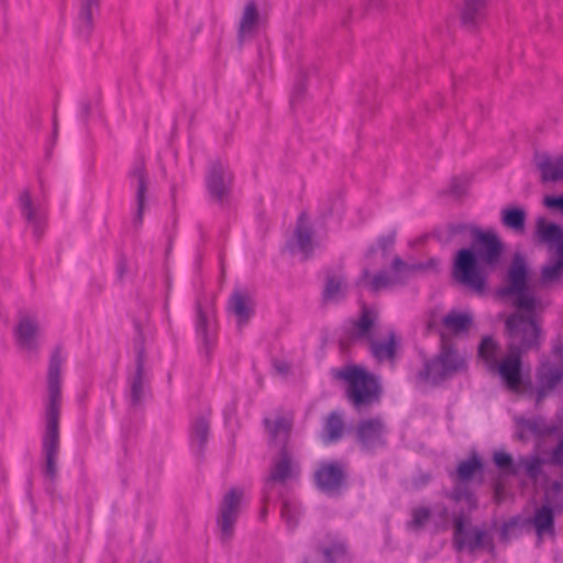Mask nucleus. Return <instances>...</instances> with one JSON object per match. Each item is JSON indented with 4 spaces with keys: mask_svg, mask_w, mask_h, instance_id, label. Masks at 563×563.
I'll list each match as a JSON object with an SVG mask.
<instances>
[{
    "mask_svg": "<svg viewBox=\"0 0 563 563\" xmlns=\"http://www.w3.org/2000/svg\"><path fill=\"white\" fill-rule=\"evenodd\" d=\"M529 271L525 257L516 254L507 273V286L499 291L501 296H511L519 311L508 318L506 325L509 335L508 354L497 361L498 346L486 336L478 347L479 357L487 367L496 372L501 382L511 391L521 387V353L538 344L540 329L534 319L537 300L529 290Z\"/></svg>",
    "mask_w": 563,
    "mask_h": 563,
    "instance_id": "obj_1",
    "label": "nucleus"
},
{
    "mask_svg": "<svg viewBox=\"0 0 563 563\" xmlns=\"http://www.w3.org/2000/svg\"><path fill=\"white\" fill-rule=\"evenodd\" d=\"M501 253L503 244L494 231L474 229L471 246L461 249L455 255L452 275L457 283L482 294Z\"/></svg>",
    "mask_w": 563,
    "mask_h": 563,
    "instance_id": "obj_2",
    "label": "nucleus"
},
{
    "mask_svg": "<svg viewBox=\"0 0 563 563\" xmlns=\"http://www.w3.org/2000/svg\"><path fill=\"white\" fill-rule=\"evenodd\" d=\"M66 355L56 349L49 360L47 373L48 401L45 408V432L42 439L45 456V475L54 479L57 474V456L59 451L58 419L60 408V369Z\"/></svg>",
    "mask_w": 563,
    "mask_h": 563,
    "instance_id": "obj_3",
    "label": "nucleus"
},
{
    "mask_svg": "<svg viewBox=\"0 0 563 563\" xmlns=\"http://www.w3.org/2000/svg\"><path fill=\"white\" fill-rule=\"evenodd\" d=\"M335 377L343 379L347 384V397L355 407L368 405L378 399V382L376 377L368 374L363 367L347 366L336 372Z\"/></svg>",
    "mask_w": 563,
    "mask_h": 563,
    "instance_id": "obj_4",
    "label": "nucleus"
},
{
    "mask_svg": "<svg viewBox=\"0 0 563 563\" xmlns=\"http://www.w3.org/2000/svg\"><path fill=\"white\" fill-rule=\"evenodd\" d=\"M377 314L371 308H364L358 321L353 328V335L357 339L371 341V353L377 362L393 361L399 340L394 332H389L384 341H374L372 330L375 327Z\"/></svg>",
    "mask_w": 563,
    "mask_h": 563,
    "instance_id": "obj_5",
    "label": "nucleus"
},
{
    "mask_svg": "<svg viewBox=\"0 0 563 563\" xmlns=\"http://www.w3.org/2000/svg\"><path fill=\"white\" fill-rule=\"evenodd\" d=\"M560 497L563 495V484L555 482L547 490L543 504L536 508L528 522L533 527L539 541L544 537L554 536V515L560 508L559 503H553L551 496Z\"/></svg>",
    "mask_w": 563,
    "mask_h": 563,
    "instance_id": "obj_6",
    "label": "nucleus"
},
{
    "mask_svg": "<svg viewBox=\"0 0 563 563\" xmlns=\"http://www.w3.org/2000/svg\"><path fill=\"white\" fill-rule=\"evenodd\" d=\"M419 266L407 265L399 258H395L389 272H382L374 277H369L367 269H364L360 285L371 291H379L383 289L391 288L407 278L411 272L418 269Z\"/></svg>",
    "mask_w": 563,
    "mask_h": 563,
    "instance_id": "obj_7",
    "label": "nucleus"
},
{
    "mask_svg": "<svg viewBox=\"0 0 563 563\" xmlns=\"http://www.w3.org/2000/svg\"><path fill=\"white\" fill-rule=\"evenodd\" d=\"M465 367V360L460 357L451 347L443 346L440 355L426 364L423 378L437 384L454 372Z\"/></svg>",
    "mask_w": 563,
    "mask_h": 563,
    "instance_id": "obj_8",
    "label": "nucleus"
},
{
    "mask_svg": "<svg viewBox=\"0 0 563 563\" xmlns=\"http://www.w3.org/2000/svg\"><path fill=\"white\" fill-rule=\"evenodd\" d=\"M41 329L38 317L32 311H21L18 314L13 329V338L18 347L25 352H33L38 346Z\"/></svg>",
    "mask_w": 563,
    "mask_h": 563,
    "instance_id": "obj_9",
    "label": "nucleus"
},
{
    "mask_svg": "<svg viewBox=\"0 0 563 563\" xmlns=\"http://www.w3.org/2000/svg\"><path fill=\"white\" fill-rule=\"evenodd\" d=\"M555 364L543 362L538 372L537 401H541L563 378V336L553 347Z\"/></svg>",
    "mask_w": 563,
    "mask_h": 563,
    "instance_id": "obj_10",
    "label": "nucleus"
},
{
    "mask_svg": "<svg viewBox=\"0 0 563 563\" xmlns=\"http://www.w3.org/2000/svg\"><path fill=\"white\" fill-rule=\"evenodd\" d=\"M243 496V492L239 488H232L223 496L218 516V527L220 538L224 542L233 536Z\"/></svg>",
    "mask_w": 563,
    "mask_h": 563,
    "instance_id": "obj_11",
    "label": "nucleus"
},
{
    "mask_svg": "<svg viewBox=\"0 0 563 563\" xmlns=\"http://www.w3.org/2000/svg\"><path fill=\"white\" fill-rule=\"evenodd\" d=\"M18 207L35 236H41L45 229L46 216L42 203L34 199L29 190L20 192Z\"/></svg>",
    "mask_w": 563,
    "mask_h": 563,
    "instance_id": "obj_12",
    "label": "nucleus"
},
{
    "mask_svg": "<svg viewBox=\"0 0 563 563\" xmlns=\"http://www.w3.org/2000/svg\"><path fill=\"white\" fill-rule=\"evenodd\" d=\"M344 472L338 463H323L316 472L319 488L328 494L334 493L342 484Z\"/></svg>",
    "mask_w": 563,
    "mask_h": 563,
    "instance_id": "obj_13",
    "label": "nucleus"
},
{
    "mask_svg": "<svg viewBox=\"0 0 563 563\" xmlns=\"http://www.w3.org/2000/svg\"><path fill=\"white\" fill-rule=\"evenodd\" d=\"M454 522V542L460 550L464 548L473 550L482 544L484 538L483 531L467 528V522L462 517H456Z\"/></svg>",
    "mask_w": 563,
    "mask_h": 563,
    "instance_id": "obj_14",
    "label": "nucleus"
},
{
    "mask_svg": "<svg viewBox=\"0 0 563 563\" xmlns=\"http://www.w3.org/2000/svg\"><path fill=\"white\" fill-rule=\"evenodd\" d=\"M298 474L297 465L291 461L285 450L280 452L277 461L274 462L266 486H271L275 482H284L294 478Z\"/></svg>",
    "mask_w": 563,
    "mask_h": 563,
    "instance_id": "obj_15",
    "label": "nucleus"
},
{
    "mask_svg": "<svg viewBox=\"0 0 563 563\" xmlns=\"http://www.w3.org/2000/svg\"><path fill=\"white\" fill-rule=\"evenodd\" d=\"M231 181L230 173L221 165H214L207 177V187L211 196L221 199Z\"/></svg>",
    "mask_w": 563,
    "mask_h": 563,
    "instance_id": "obj_16",
    "label": "nucleus"
},
{
    "mask_svg": "<svg viewBox=\"0 0 563 563\" xmlns=\"http://www.w3.org/2000/svg\"><path fill=\"white\" fill-rule=\"evenodd\" d=\"M229 310L232 312L239 324L245 323L253 312V301L243 290L236 289L230 297Z\"/></svg>",
    "mask_w": 563,
    "mask_h": 563,
    "instance_id": "obj_17",
    "label": "nucleus"
},
{
    "mask_svg": "<svg viewBox=\"0 0 563 563\" xmlns=\"http://www.w3.org/2000/svg\"><path fill=\"white\" fill-rule=\"evenodd\" d=\"M537 232L540 240L548 245L550 253L558 252L560 246L563 249V233L559 225L539 219Z\"/></svg>",
    "mask_w": 563,
    "mask_h": 563,
    "instance_id": "obj_18",
    "label": "nucleus"
},
{
    "mask_svg": "<svg viewBox=\"0 0 563 563\" xmlns=\"http://www.w3.org/2000/svg\"><path fill=\"white\" fill-rule=\"evenodd\" d=\"M312 245L313 242L308 219L306 216L301 214L298 218L292 249L303 255H308L312 251Z\"/></svg>",
    "mask_w": 563,
    "mask_h": 563,
    "instance_id": "obj_19",
    "label": "nucleus"
},
{
    "mask_svg": "<svg viewBox=\"0 0 563 563\" xmlns=\"http://www.w3.org/2000/svg\"><path fill=\"white\" fill-rule=\"evenodd\" d=\"M384 426L378 419L363 421L358 427V439L364 446L371 449L379 442Z\"/></svg>",
    "mask_w": 563,
    "mask_h": 563,
    "instance_id": "obj_20",
    "label": "nucleus"
},
{
    "mask_svg": "<svg viewBox=\"0 0 563 563\" xmlns=\"http://www.w3.org/2000/svg\"><path fill=\"white\" fill-rule=\"evenodd\" d=\"M132 179L135 181L136 185V214H135V221L137 223L142 222L143 212L145 208V201H146V178H145V172L144 167L142 165L136 166L132 173H131Z\"/></svg>",
    "mask_w": 563,
    "mask_h": 563,
    "instance_id": "obj_21",
    "label": "nucleus"
},
{
    "mask_svg": "<svg viewBox=\"0 0 563 563\" xmlns=\"http://www.w3.org/2000/svg\"><path fill=\"white\" fill-rule=\"evenodd\" d=\"M260 23L258 11L256 4L250 1L245 4L243 14L240 21V37L246 38L252 36L257 30Z\"/></svg>",
    "mask_w": 563,
    "mask_h": 563,
    "instance_id": "obj_22",
    "label": "nucleus"
},
{
    "mask_svg": "<svg viewBox=\"0 0 563 563\" xmlns=\"http://www.w3.org/2000/svg\"><path fill=\"white\" fill-rule=\"evenodd\" d=\"M538 166L544 180H563V155L556 157H544L539 161Z\"/></svg>",
    "mask_w": 563,
    "mask_h": 563,
    "instance_id": "obj_23",
    "label": "nucleus"
},
{
    "mask_svg": "<svg viewBox=\"0 0 563 563\" xmlns=\"http://www.w3.org/2000/svg\"><path fill=\"white\" fill-rule=\"evenodd\" d=\"M439 518L426 507H418L412 510V520L409 523V527L413 529H420L429 521H433L435 526H445L448 521L446 512L439 514Z\"/></svg>",
    "mask_w": 563,
    "mask_h": 563,
    "instance_id": "obj_24",
    "label": "nucleus"
},
{
    "mask_svg": "<svg viewBox=\"0 0 563 563\" xmlns=\"http://www.w3.org/2000/svg\"><path fill=\"white\" fill-rule=\"evenodd\" d=\"M563 271V249L560 246L558 252L550 254L549 263L542 268L541 278L543 283L556 280Z\"/></svg>",
    "mask_w": 563,
    "mask_h": 563,
    "instance_id": "obj_25",
    "label": "nucleus"
},
{
    "mask_svg": "<svg viewBox=\"0 0 563 563\" xmlns=\"http://www.w3.org/2000/svg\"><path fill=\"white\" fill-rule=\"evenodd\" d=\"M265 423L276 443H283L287 439L291 427L289 419L277 417L274 420L266 419Z\"/></svg>",
    "mask_w": 563,
    "mask_h": 563,
    "instance_id": "obj_26",
    "label": "nucleus"
},
{
    "mask_svg": "<svg viewBox=\"0 0 563 563\" xmlns=\"http://www.w3.org/2000/svg\"><path fill=\"white\" fill-rule=\"evenodd\" d=\"M489 0H464L461 16L464 23H474L482 18Z\"/></svg>",
    "mask_w": 563,
    "mask_h": 563,
    "instance_id": "obj_27",
    "label": "nucleus"
},
{
    "mask_svg": "<svg viewBox=\"0 0 563 563\" xmlns=\"http://www.w3.org/2000/svg\"><path fill=\"white\" fill-rule=\"evenodd\" d=\"M472 320L473 317L470 312L452 311L444 317L443 324L454 332H461L471 325Z\"/></svg>",
    "mask_w": 563,
    "mask_h": 563,
    "instance_id": "obj_28",
    "label": "nucleus"
},
{
    "mask_svg": "<svg viewBox=\"0 0 563 563\" xmlns=\"http://www.w3.org/2000/svg\"><path fill=\"white\" fill-rule=\"evenodd\" d=\"M526 214L522 209L508 208L501 211L503 223L515 231H522L525 227Z\"/></svg>",
    "mask_w": 563,
    "mask_h": 563,
    "instance_id": "obj_29",
    "label": "nucleus"
},
{
    "mask_svg": "<svg viewBox=\"0 0 563 563\" xmlns=\"http://www.w3.org/2000/svg\"><path fill=\"white\" fill-rule=\"evenodd\" d=\"M324 430H325V438H324L325 442H332V441L338 440L343 432L342 417L336 412L331 413L327 420Z\"/></svg>",
    "mask_w": 563,
    "mask_h": 563,
    "instance_id": "obj_30",
    "label": "nucleus"
},
{
    "mask_svg": "<svg viewBox=\"0 0 563 563\" xmlns=\"http://www.w3.org/2000/svg\"><path fill=\"white\" fill-rule=\"evenodd\" d=\"M482 470V463L478 456L473 455L467 461L460 463L456 475L461 482L468 481L474 474Z\"/></svg>",
    "mask_w": 563,
    "mask_h": 563,
    "instance_id": "obj_31",
    "label": "nucleus"
},
{
    "mask_svg": "<svg viewBox=\"0 0 563 563\" xmlns=\"http://www.w3.org/2000/svg\"><path fill=\"white\" fill-rule=\"evenodd\" d=\"M80 27L88 30L92 23V13L99 5V0H79Z\"/></svg>",
    "mask_w": 563,
    "mask_h": 563,
    "instance_id": "obj_32",
    "label": "nucleus"
},
{
    "mask_svg": "<svg viewBox=\"0 0 563 563\" xmlns=\"http://www.w3.org/2000/svg\"><path fill=\"white\" fill-rule=\"evenodd\" d=\"M346 285L341 278H331L328 280L324 289V299L336 301L345 295Z\"/></svg>",
    "mask_w": 563,
    "mask_h": 563,
    "instance_id": "obj_33",
    "label": "nucleus"
},
{
    "mask_svg": "<svg viewBox=\"0 0 563 563\" xmlns=\"http://www.w3.org/2000/svg\"><path fill=\"white\" fill-rule=\"evenodd\" d=\"M300 516L299 506L295 500H285L282 508V517L289 528L297 525Z\"/></svg>",
    "mask_w": 563,
    "mask_h": 563,
    "instance_id": "obj_34",
    "label": "nucleus"
},
{
    "mask_svg": "<svg viewBox=\"0 0 563 563\" xmlns=\"http://www.w3.org/2000/svg\"><path fill=\"white\" fill-rule=\"evenodd\" d=\"M208 429L209 423L205 417H201L195 421L190 431L191 442L200 446L207 439Z\"/></svg>",
    "mask_w": 563,
    "mask_h": 563,
    "instance_id": "obj_35",
    "label": "nucleus"
},
{
    "mask_svg": "<svg viewBox=\"0 0 563 563\" xmlns=\"http://www.w3.org/2000/svg\"><path fill=\"white\" fill-rule=\"evenodd\" d=\"M131 387V399L134 404L139 402L143 395V377H142V364L139 363L135 374L130 382Z\"/></svg>",
    "mask_w": 563,
    "mask_h": 563,
    "instance_id": "obj_36",
    "label": "nucleus"
},
{
    "mask_svg": "<svg viewBox=\"0 0 563 563\" xmlns=\"http://www.w3.org/2000/svg\"><path fill=\"white\" fill-rule=\"evenodd\" d=\"M494 462L496 466L503 471H507L508 473L515 474L517 472L516 467L512 464V459L510 454L504 451H497L494 453Z\"/></svg>",
    "mask_w": 563,
    "mask_h": 563,
    "instance_id": "obj_37",
    "label": "nucleus"
},
{
    "mask_svg": "<svg viewBox=\"0 0 563 563\" xmlns=\"http://www.w3.org/2000/svg\"><path fill=\"white\" fill-rule=\"evenodd\" d=\"M211 323V318L208 314H203L201 311L198 312L197 320V332L198 335L203 339L206 343H209L211 336L209 335V327Z\"/></svg>",
    "mask_w": 563,
    "mask_h": 563,
    "instance_id": "obj_38",
    "label": "nucleus"
},
{
    "mask_svg": "<svg viewBox=\"0 0 563 563\" xmlns=\"http://www.w3.org/2000/svg\"><path fill=\"white\" fill-rule=\"evenodd\" d=\"M516 423L518 427V435L523 439L528 432L538 433L540 432V428L538 422L534 420H526L525 418L516 419Z\"/></svg>",
    "mask_w": 563,
    "mask_h": 563,
    "instance_id": "obj_39",
    "label": "nucleus"
},
{
    "mask_svg": "<svg viewBox=\"0 0 563 563\" xmlns=\"http://www.w3.org/2000/svg\"><path fill=\"white\" fill-rule=\"evenodd\" d=\"M521 466L525 468L526 473L529 476L536 477L540 471L541 461L538 457L525 459V460H521L520 463L518 464V467H521Z\"/></svg>",
    "mask_w": 563,
    "mask_h": 563,
    "instance_id": "obj_40",
    "label": "nucleus"
},
{
    "mask_svg": "<svg viewBox=\"0 0 563 563\" xmlns=\"http://www.w3.org/2000/svg\"><path fill=\"white\" fill-rule=\"evenodd\" d=\"M543 203L549 209H555L563 212V196H545L543 199Z\"/></svg>",
    "mask_w": 563,
    "mask_h": 563,
    "instance_id": "obj_41",
    "label": "nucleus"
},
{
    "mask_svg": "<svg viewBox=\"0 0 563 563\" xmlns=\"http://www.w3.org/2000/svg\"><path fill=\"white\" fill-rule=\"evenodd\" d=\"M454 499L456 503H464L468 508H473L475 506L474 497L468 493L455 494Z\"/></svg>",
    "mask_w": 563,
    "mask_h": 563,
    "instance_id": "obj_42",
    "label": "nucleus"
},
{
    "mask_svg": "<svg viewBox=\"0 0 563 563\" xmlns=\"http://www.w3.org/2000/svg\"><path fill=\"white\" fill-rule=\"evenodd\" d=\"M335 554H344V547L342 544L335 545L332 550L325 552L327 559L332 563H335Z\"/></svg>",
    "mask_w": 563,
    "mask_h": 563,
    "instance_id": "obj_43",
    "label": "nucleus"
},
{
    "mask_svg": "<svg viewBox=\"0 0 563 563\" xmlns=\"http://www.w3.org/2000/svg\"><path fill=\"white\" fill-rule=\"evenodd\" d=\"M553 460L555 463L563 465V440L559 443L558 448L553 453Z\"/></svg>",
    "mask_w": 563,
    "mask_h": 563,
    "instance_id": "obj_44",
    "label": "nucleus"
},
{
    "mask_svg": "<svg viewBox=\"0 0 563 563\" xmlns=\"http://www.w3.org/2000/svg\"><path fill=\"white\" fill-rule=\"evenodd\" d=\"M383 2L384 0H368L369 5H372L373 8H378L379 5H382Z\"/></svg>",
    "mask_w": 563,
    "mask_h": 563,
    "instance_id": "obj_45",
    "label": "nucleus"
}]
</instances>
